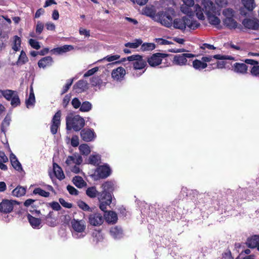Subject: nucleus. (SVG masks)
I'll return each mask as SVG.
<instances>
[{"label":"nucleus","mask_w":259,"mask_h":259,"mask_svg":"<svg viewBox=\"0 0 259 259\" xmlns=\"http://www.w3.org/2000/svg\"><path fill=\"white\" fill-rule=\"evenodd\" d=\"M101 187L103 190L98 195L99 208L101 210L105 211L106 207L112 202L115 185L112 181H107L102 184Z\"/></svg>","instance_id":"f257e3e1"},{"label":"nucleus","mask_w":259,"mask_h":259,"mask_svg":"<svg viewBox=\"0 0 259 259\" xmlns=\"http://www.w3.org/2000/svg\"><path fill=\"white\" fill-rule=\"evenodd\" d=\"M175 11L172 8H168L165 11L158 12L154 16V19L161 25L170 27L172 25V16L175 14Z\"/></svg>","instance_id":"f03ea898"},{"label":"nucleus","mask_w":259,"mask_h":259,"mask_svg":"<svg viewBox=\"0 0 259 259\" xmlns=\"http://www.w3.org/2000/svg\"><path fill=\"white\" fill-rule=\"evenodd\" d=\"M66 129L74 131H79L83 128L85 124L84 119L79 115L75 116H67L66 118Z\"/></svg>","instance_id":"7ed1b4c3"},{"label":"nucleus","mask_w":259,"mask_h":259,"mask_svg":"<svg viewBox=\"0 0 259 259\" xmlns=\"http://www.w3.org/2000/svg\"><path fill=\"white\" fill-rule=\"evenodd\" d=\"M168 56V54L164 53H154L147 58V62L151 67H155L161 64L162 59Z\"/></svg>","instance_id":"20e7f679"},{"label":"nucleus","mask_w":259,"mask_h":259,"mask_svg":"<svg viewBox=\"0 0 259 259\" xmlns=\"http://www.w3.org/2000/svg\"><path fill=\"white\" fill-rule=\"evenodd\" d=\"M19 202L16 200L4 199L0 203V211L4 213H9L14 208L15 204H19Z\"/></svg>","instance_id":"39448f33"},{"label":"nucleus","mask_w":259,"mask_h":259,"mask_svg":"<svg viewBox=\"0 0 259 259\" xmlns=\"http://www.w3.org/2000/svg\"><path fill=\"white\" fill-rule=\"evenodd\" d=\"M61 111L58 110L53 116L51 123V132L55 135L61 124Z\"/></svg>","instance_id":"423d86ee"},{"label":"nucleus","mask_w":259,"mask_h":259,"mask_svg":"<svg viewBox=\"0 0 259 259\" xmlns=\"http://www.w3.org/2000/svg\"><path fill=\"white\" fill-rule=\"evenodd\" d=\"M243 61L252 66L250 67V74L252 76L259 77V61L251 59H246Z\"/></svg>","instance_id":"0eeeda50"},{"label":"nucleus","mask_w":259,"mask_h":259,"mask_svg":"<svg viewBox=\"0 0 259 259\" xmlns=\"http://www.w3.org/2000/svg\"><path fill=\"white\" fill-rule=\"evenodd\" d=\"M194 55L189 53H184L175 55L174 57L173 63L177 65H186L187 63V58L194 57Z\"/></svg>","instance_id":"6e6552de"},{"label":"nucleus","mask_w":259,"mask_h":259,"mask_svg":"<svg viewBox=\"0 0 259 259\" xmlns=\"http://www.w3.org/2000/svg\"><path fill=\"white\" fill-rule=\"evenodd\" d=\"M242 23L245 28L259 30V20L257 19L245 18Z\"/></svg>","instance_id":"1a4fd4ad"},{"label":"nucleus","mask_w":259,"mask_h":259,"mask_svg":"<svg viewBox=\"0 0 259 259\" xmlns=\"http://www.w3.org/2000/svg\"><path fill=\"white\" fill-rule=\"evenodd\" d=\"M96 172L99 178L105 179L111 175V170L107 165H100L97 168Z\"/></svg>","instance_id":"9d476101"},{"label":"nucleus","mask_w":259,"mask_h":259,"mask_svg":"<svg viewBox=\"0 0 259 259\" xmlns=\"http://www.w3.org/2000/svg\"><path fill=\"white\" fill-rule=\"evenodd\" d=\"M80 136L83 141L91 142L95 139L96 135L93 129L83 128L80 132Z\"/></svg>","instance_id":"9b49d317"},{"label":"nucleus","mask_w":259,"mask_h":259,"mask_svg":"<svg viewBox=\"0 0 259 259\" xmlns=\"http://www.w3.org/2000/svg\"><path fill=\"white\" fill-rule=\"evenodd\" d=\"M103 217L100 213H93L91 214L89 217V222L92 226H100L103 224Z\"/></svg>","instance_id":"f8f14e48"},{"label":"nucleus","mask_w":259,"mask_h":259,"mask_svg":"<svg viewBox=\"0 0 259 259\" xmlns=\"http://www.w3.org/2000/svg\"><path fill=\"white\" fill-rule=\"evenodd\" d=\"M202 5L203 7L204 12L206 16L216 13V8L210 0H203Z\"/></svg>","instance_id":"ddd939ff"},{"label":"nucleus","mask_w":259,"mask_h":259,"mask_svg":"<svg viewBox=\"0 0 259 259\" xmlns=\"http://www.w3.org/2000/svg\"><path fill=\"white\" fill-rule=\"evenodd\" d=\"M184 5L182 6L181 11L187 15V16H194V13L191 9V7L194 6V0H182Z\"/></svg>","instance_id":"4468645a"},{"label":"nucleus","mask_w":259,"mask_h":259,"mask_svg":"<svg viewBox=\"0 0 259 259\" xmlns=\"http://www.w3.org/2000/svg\"><path fill=\"white\" fill-rule=\"evenodd\" d=\"M72 229L76 232L78 233H82L84 231L85 229V224L83 220H78L73 219L71 222Z\"/></svg>","instance_id":"2eb2a0df"},{"label":"nucleus","mask_w":259,"mask_h":259,"mask_svg":"<svg viewBox=\"0 0 259 259\" xmlns=\"http://www.w3.org/2000/svg\"><path fill=\"white\" fill-rule=\"evenodd\" d=\"M246 244L250 248H255L259 251V235H253L247 239Z\"/></svg>","instance_id":"dca6fc26"},{"label":"nucleus","mask_w":259,"mask_h":259,"mask_svg":"<svg viewBox=\"0 0 259 259\" xmlns=\"http://www.w3.org/2000/svg\"><path fill=\"white\" fill-rule=\"evenodd\" d=\"M187 21V16H184L182 18L174 19L172 24L175 28L184 30L186 27Z\"/></svg>","instance_id":"f3484780"},{"label":"nucleus","mask_w":259,"mask_h":259,"mask_svg":"<svg viewBox=\"0 0 259 259\" xmlns=\"http://www.w3.org/2000/svg\"><path fill=\"white\" fill-rule=\"evenodd\" d=\"M125 73V70L123 67H118L112 71L111 76L114 80H120L124 78Z\"/></svg>","instance_id":"a211bd4d"},{"label":"nucleus","mask_w":259,"mask_h":259,"mask_svg":"<svg viewBox=\"0 0 259 259\" xmlns=\"http://www.w3.org/2000/svg\"><path fill=\"white\" fill-rule=\"evenodd\" d=\"M245 63L236 62L232 66L233 70L235 72L245 74L247 73L248 66Z\"/></svg>","instance_id":"6ab92c4d"},{"label":"nucleus","mask_w":259,"mask_h":259,"mask_svg":"<svg viewBox=\"0 0 259 259\" xmlns=\"http://www.w3.org/2000/svg\"><path fill=\"white\" fill-rule=\"evenodd\" d=\"M104 213V219L108 223L115 224L117 222L118 217L116 213L113 211H107V208L103 211Z\"/></svg>","instance_id":"aec40b11"},{"label":"nucleus","mask_w":259,"mask_h":259,"mask_svg":"<svg viewBox=\"0 0 259 259\" xmlns=\"http://www.w3.org/2000/svg\"><path fill=\"white\" fill-rule=\"evenodd\" d=\"M53 63V59L51 56H47L41 58L38 62V66L39 68H45L51 66Z\"/></svg>","instance_id":"412c9836"},{"label":"nucleus","mask_w":259,"mask_h":259,"mask_svg":"<svg viewBox=\"0 0 259 259\" xmlns=\"http://www.w3.org/2000/svg\"><path fill=\"white\" fill-rule=\"evenodd\" d=\"M72 45H65L60 47L54 48L51 52L55 54H62L73 49Z\"/></svg>","instance_id":"4be33fe9"},{"label":"nucleus","mask_w":259,"mask_h":259,"mask_svg":"<svg viewBox=\"0 0 259 259\" xmlns=\"http://www.w3.org/2000/svg\"><path fill=\"white\" fill-rule=\"evenodd\" d=\"M76 92L80 93L85 91L88 89V83L83 80H79L73 86Z\"/></svg>","instance_id":"5701e85b"},{"label":"nucleus","mask_w":259,"mask_h":259,"mask_svg":"<svg viewBox=\"0 0 259 259\" xmlns=\"http://www.w3.org/2000/svg\"><path fill=\"white\" fill-rule=\"evenodd\" d=\"M53 172L55 176L59 180H62L65 178V175L61 168L56 163H53Z\"/></svg>","instance_id":"b1692460"},{"label":"nucleus","mask_w":259,"mask_h":259,"mask_svg":"<svg viewBox=\"0 0 259 259\" xmlns=\"http://www.w3.org/2000/svg\"><path fill=\"white\" fill-rule=\"evenodd\" d=\"M27 219L30 225L33 229H37L39 228L41 224V219L33 217L29 213H27Z\"/></svg>","instance_id":"393cba45"},{"label":"nucleus","mask_w":259,"mask_h":259,"mask_svg":"<svg viewBox=\"0 0 259 259\" xmlns=\"http://www.w3.org/2000/svg\"><path fill=\"white\" fill-rule=\"evenodd\" d=\"M10 159L11 164L15 170L19 171L22 170V165L15 154L11 153L10 156Z\"/></svg>","instance_id":"a878e982"},{"label":"nucleus","mask_w":259,"mask_h":259,"mask_svg":"<svg viewBox=\"0 0 259 259\" xmlns=\"http://www.w3.org/2000/svg\"><path fill=\"white\" fill-rule=\"evenodd\" d=\"M44 220L45 223L49 226L54 227L56 226V219L54 217V212L53 211H50L49 213L45 216Z\"/></svg>","instance_id":"bb28decb"},{"label":"nucleus","mask_w":259,"mask_h":259,"mask_svg":"<svg viewBox=\"0 0 259 259\" xmlns=\"http://www.w3.org/2000/svg\"><path fill=\"white\" fill-rule=\"evenodd\" d=\"M224 25L230 29H235L237 27V21L232 18H225L223 20Z\"/></svg>","instance_id":"cd10ccee"},{"label":"nucleus","mask_w":259,"mask_h":259,"mask_svg":"<svg viewBox=\"0 0 259 259\" xmlns=\"http://www.w3.org/2000/svg\"><path fill=\"white\" fill-rule=\"evenodd\" d=\"M133 67L135 70H142L147 66V62L143 59V56L137 61L133 62Z\"/></svg>","instance_id":"c85d7f7f"},{"label":"nucleus","mask_w":259,"mask_h":259,"mask_svg":"<svg viewBox=\"0 0 259 259\" xmlns=\"http://www.w3.org/2000/svg\"><path fill=\"white\" fill-rule=\"evenodd\" d=\"M194 16H187V26L191 29L195 30L198 28L200 24L198 23L196 20H194L193 19V17Z\"/></svg>","instance_id":"c756f323"},{"label":"nucleus","mask_w":259,"mask_h":259,"mask_svg":"<svg viewBox=\"0 0 259 259\" xmlns=\"http://www.w3.org/2000/svg\"><path fill=\"white\" fill-rule=\"evenodd\" d=\"M194 11H193L194 14L195 13L196 17L200 20L205 19V17L203 14L204 9L202 8L198 4H196L194 6Z\"/></svg>","instance_id":"7c9ffc66"},{"label":"nucleus","mask_w":259,"mask_h":259,"mask_svg":"<svg viewBox=\"0 0 259 259\" xmlns=\"http://www.w3.org/2000/svg\"><path fill=\"white\" fill-rule=\"evenodd\" d=\"M110 233L115 238H119L122 237L123 230L120 227L115 226L110 229Z\"/></svg>","instance_id":"2f4dec72"},{"label":"nucleus","mask_w":259,"mask_h":259,"mask_svg":"<svg viewBox=\"0 0 259 259\" xmlns=\"http://www.w3.org/2000/svg\"><path fill=\"white\" fill-rule=\"evenodd\" d=\"M73 184L77 188H81L87 185V183L80 176H75L72 180Z\"/></svg>","instance_id":"473e14b6"},{"label":"nucleus","mask_w":259,"mask_h":259,"mask_svg":"<svg viewBox=\"0 0 259 259\" xmlns=\"http://www.w3.org/2000/svg\"><path fill=\"white\" fill-rule=\"evenodd\" d=\"M26 193V189L22 186H17L12 191V195L16 197H21Z\"/></svg>","instance_id":"72a5a7b5"},{"label":"nucleus","mask_w":259,"mask_h":259,"mask_svg":"<svg viewBox=\"0 0 259 259\" xmlns=\"http://www.w3.org/2000/svg\"><path fill=\"white\" fill-rule=\"evenodd\" d=\"M99 193L100 192L97 190L95 186L89 187L86 190V194L88 196L92 198H94L97 196H98Z\"/></svg>","instance_id":"f704fd0d"},{"label":"nucleus","mask_w":259,"mask_h":259,"mask_svg":"<svg viewBox=\"0 0 259 259\" xmlns=\"http://www.w3.org/2000/svg\"><path fill=\"white\" fill-rule=\"evenodd\" d=\"M214 14H209L207 15V19L209 23L214 26H217L220 24L221 21L220 19Z\"/></svg>","instance_id":"c9c22d12"},{"label":"nucleus","mask_w":259,"mask_h":259,"mask_svg":"<svg viewBox=\"0 0 259 259\" xmlns=\"http://www.w3.org/2000/svg\"><path fill=\"white\" fill-rule=\"evenodd\" d=\"M193 66L196 69L201 70L206 68L207 64L206 63L203 62L202 61L195 59L193 61Z\"/></svg>","instance_id":"e433bc0d"},{"label":"nucleus","mask_w":259,"mask_h":259,"mask_svg":"<svg viewBox=\"0 0 259 259\" xmlns=\"http://www.w3.org/2000/svg\"><path fill=\"white\" fill-rule=\"evenodd\" d=\"M244 7L249 11H252L255 7L254 0H242Z\"/></svg>","instance_id":"4c0bfd02"},{"label":"nucleus","mask_w":259,"mask_h":259,"mask_svg":"<svg viewBox=\"0 0 259 259\" xmlns=\"http://www.w3.org/2000/svg\"><path fill=\"white\" fill-rule=\"evenodd\" d=\"M21 40L20 37L17 35H15L13 39V44L12 46V49L15 52L19 50L21 46Z\"/></svg>","instance_id":"58836bf2"},{"label":"nucleus","mask_w":259,"mask_h":259,"mask_svg":"<svg viewBox=\"0 0 259 259\" xmlns=\"http://www.w3.org/2000/svg\"><path fill=\"white\" fill-rule=\"evenodd\" d=\"M28 61V59L24 51H21L18 60L17 62V65H23Z\"/></svg>","instance_id":"ea45409f"},{"label":"nucleus","mask_w":259,"mask_h":259,"mask_svg":"<svg viewBox=\"0 0 259 259\" xmlns=\"http://www.w3.org/2000/svg\"><path fill=\"white\" fill-rule=\"evenodd\" d=\"M33 193L35 195L38 194L44 197H48L50 194V192H47L39 187L35 188L33 190Z\"/></svg>","instance_id":"a19ab883"},{"label":"nucleus","mask_w":259,"mask_h":259,"mask_svg":"<svg viewBox=\"0 0 259 259\" xmlns=\"http://www.w3.org/2000/svg\"><path fill=\"white\" fill-rule=\"evenodd\" d=\"M16 91L11 90H4L3 97L8 101H10L12 97L14 96Z\"/></svg>","instance_id":"79ce46f5"},{"label":"nucleus","mask_w":259,"mask_h":259,"mask_svg":"<svg viewBox=\"0 0 259 259\" xmlns=\"http://www.w3.org/2000/svg\"><path fill=\"white\" fill-rule=\"evenodd\" d=\"M10 101L11 105L13 107H16L20 105L21 102L17 92L15 93Z\"/></svg>","instance_id":"37998d69"},{"label":"nucleus","mask_w":259,"mask_h":259,"mask_svg":"<svg viewBox=\"0 0 259 259\" xmlns=\"http://www.w3.org/2000/svg\"><path fill=\"white\" fill-rule=\"evenodd\" d=\"M80 152L84 155H88L91 152L90 147L86 144H81L79 147Z\"/></svg>","instance_id":"c03bdc74"},{"label":"nucleus","mask_w":259,"mask_h":259,"mask_svg":"<svg viewBox=\"0 0 259 259\" xmlns=\"http://www.w3.org/2000/svg\"><path fill=\"white\" fill-rule=\"evenodd\" d=\"M100 160V157L98 155H91L89 158V163L94 165H98Z\"/></svg>","instance_id":"a18cd8bd"},{"label":"nucleus","mask_w":259,"mask_h":259,"mask_svg":"<svg viewBox=\"0 0 259 259\" xmlns=\"http://www.w3.org/2000/svg\"><path fill=\"white\" fill-rule=\"evenodd\" d=\"M142 43L141 39H136L134 42H127L125 44L124 46L126 47H128L133 49H136L139 47Z\"/></svg>","instance_id":"49530a36"},{"label":"nucleus","mask_w":259,"mask_h":259,"mask_svg":"<svg viewBox=\"0 0 259 259\" xmlns=\"http://www.w3.org/2000/svg\"><path fill=\"white\" fill-rule=\"evenodd\" d=\"M91 108L92 104L88 101H85L81 104L79 110L81 112H88Z\"/></svg>","instance_id":"de8ad7c7"},{"label":"nucleus","mask_w":259,"mask_h":259,"mask_svg":"<svg viewBox=\"0 0 259 259\" xmlns=\"http://www.w3.org/2000/svg\"><path fill=\"white\" fill-rule=\"evenodd\" d=\"M156 46L154 43H144L142 45L141 50L143 51H152L155 49Z\"/></svg>","instance_id":"09e8293b"},{"label":"nucleus","mask_w":259,"mask_h":259,"mask_svg":"<svg viewBox=\"0 0 259 259\" xmlns=\"http://www.w3.org/2000/svg\"><path fill=\"white\" fill-rule=\"evenodd\" d=\"M76 160H77V162L75 161V159L73 156H69L67 157V158L66 160V163L68 165H70L72 163H76L78 164H79L80 163V162L82 161V159H81V156H79V157L78 158V159Z\"/></svg>","instance_id":"8fccbe9b"},{"label":"nucleus","mask_w":259,"mask_h":259,"mask_svg":"<svg viewBox=\"0 0 259 259\" xmlns=\"http://www.w3.org/2000/svg\"><path fill=\"white\" fill-rule=\"evenodd\" d=\"M213 58L218 59V60H234V58L231 56H226V55H223L220 54H217L215 55L212 56Z\"/></svg>","instance_id":"3c124183"},{"label":"nucleus","mask_w":259,"mask_h":259,"mask_svg":"<svg viewBox=\"0 0 259 259\" xmlns=\"http://www.w3.org/2000/svg\"><path fill=\"white\" fill-rule=\"evenodd\" d=\"M223 13L226 18H232L234 16V11L231 8L225 9Z\"/></svg>","instance_id":"603ef678"},{"label":"nucleus","mask_w":259,"mask_h":259,"mask_svg":"<svg viewBox=\"0 0 259 259\" xmlns=\"http://www.w3.org/2000/svg\"><path fill=\"white\" fill-rule=\"evenodd\" d=\"M73 82V79H70L67 80L66 84L63 87L61 94L66 93L70 89Z\"/></svg>","instance_id":"864d4df0"},{"label":"nucleus","mask_w":259,"mask_h":259,"mask_svg":"<svg viewBox=\"0 0 259 259\" xmlns=\"http://www.w3.org/2000/svg\"><path fill=\"white\" fill-rule=\"evenodd\" d=\"M29 44L30 46L36 50H38L40 48V46L38 41L33 39H30L29 40Z\"/></svg>","instance_id":"5fc2aeb1"},{"label":"nucleus","mask_w":259,"mask_h":259,"mask_svg":"<svg viewBox=\"0 0 259 259\" xmlns=\"http://www.w3.org/2000/svg\"><path fill=\"white\" fill-rule=\"evenodd\" d=\"M90 81L91 84L95 87L100 83L101 79L99 76H94L91 78Z\"/></svg>","instance_id":"6e6d98bb"},{"label":"nucleus","mask_w":259,"mask_h":259,"mask_svg":"<svg viewBox=\"0 0 259 259\" xmlns=\"http://www.w3.org/2000/svg\"><path fill=\"white\" fill-rule=\"evenodd\" d=\"M78 206L84 211H89L91 209L90 206L82 201H80L78 202Z\"/></svg>","instance_id":"4d7b16f0"},{"label":"nucleus","mask_w":259,"mask_h":259,"mask_svg":"<svg viewBox=\"0 0 259 259\" xmlns=\"http://www.w3.org/2000/svg\"><path fill=\"white\" fill-rule=\"evenodd\" d=\"M156 42L160 45H166L173 44V42L162 38H158L155 39Z\"/></svg>","instance_id":"13d9d810"},{"label":"nucleus","mask_w":259,"mask_h":259,"mask_svg":"<svg viewBox=\"0 0 259 259\" xmlns=\"http://www.w3.org/2000/svg\"><path fill=\"white\" fill-rule=\"evenodd\" d=\"M99 70V68L98 67H95L89 70H88L83 75L84 77L90 76L93 75L95 73L98 71Z\"/></svg>","instance_id":"bf43d9fd"},{"label":"nucleus","mask_w":259,"mask_h":259,"mask_svg":"<svg viewBox=\"0 0 259 259\" xmlns=\"http://www.w3.org/2000/svg\"><path fill=\"white\" fill-rule=\"evenodd\" d=\"M67 190L70 194L72 195H77L78 194V190L75 189L74 187L71 185H68L67 186Z\"/></svg>","instance_id":"052dcab7"},{"label":"nucleus","mask_w":259,"mask_h":259,"mask_svg":"<svg viewBox=\"0 0 259 259\" xmlns=\"http://www.w3.org/2000/svg\"><path fill=\"white\" fill-rule=\"evenodd\" d=\"M49 205L52 207V208L56 211L61 210V207L59 203L56 201H53L49 203Z\"/></svg>","instance_id":"680f3d73"},{"label":"nucleus","mask_w":259,"mask_h":259,"mask_svg":"<svg viewBox=\"0 0 259 259\" xmlns=\"http://www.w3.org/2000/svg\"><path fill=\"white\" fill-rule=\"evenodd\" d=\"M143 11L144 14L148 16L153 17L154 18V16L155 15L153 9L150 7H146Z\"/></svg>","instance_id":"e2e57ef3"},{"label":"nucleus","mask_w":259,"mask_h":259,"mask_svg":"<svg viewBox=\"0 0 259 259\" xmlns=\"http://www.w3.org/2000/svg\"><path fill=\"white\" fill-rule=\"evenodd\" d=\"M120 58V56L118 55H108L105 57L104 59L107 61L108 62H112L115 60H117Z\"/></svg>","instance_id":"0e129e2a"},{"label":"nucleus","mask_w":259,"mask_h":259,"mask_svg":"<svg viewBox=\"0 0 259 259\" xmlns=\"http://www.w3.org/2000/svg\"><path fill=\"white\" fill-rule=\"evenodd\" d=\"M35 103V98L28 97L26 99L25 104L27 108H29L30 106H34Z\"/></svg>","instance_id":"69168bd1"},{"label":"nucleus","mask_w":259,"mask_h":259,"mask_svg":"<svg viewBox=\"0 0 259 259\" xmlns=\"http://www.w3.org/2000/svg\"><path fill=\"white\" fill-rule=\"evenodd\" d=\"M71 99V96L70 94H67L63 98L62 105L64 108H66L68 105Z\"/></svg>","instance_id":"338daca9"},{"label":"nucleus","mask_w":259,"mask_h":259,"mask_svg":"<svg viewBox=\"0 0 259 259\" xmlns=\"http://www.w3.org/2000/svg\"><path fill=\"white\" fill-rule=\"evenodd\" d=\"M233 258L230 249L227 250L222 253V259H232Z\"/></svg>","instance_id":"774afa93"}]
</instances>
